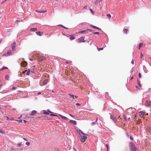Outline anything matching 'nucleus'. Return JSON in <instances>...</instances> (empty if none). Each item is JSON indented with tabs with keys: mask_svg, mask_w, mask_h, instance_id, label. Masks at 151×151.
<instances>
[{
	"mask_svg": "<svg viewBox=\"0 0 151 151\" xmlns=\"http://www.w3.org/2000/svg\"><path fill=\"white\" fill-rule=\"evenodd\" d=\"M129 148L130 150L132 151H136L137 150V148L132 142H131L129 143Z\"/></svg>",
	"mask_w": 151,
	"mask_h": 151,
	"instance_id": "nucleus-1",
	"label": "nucleus"
},
{
	"mask_svg": "<svg viewBox=\"0 0 151 151\" xmlns=\"http://www.w3.org/2000/svg\"><path fill=\"white\" fill-rule=\"evenodd\" d=\"M84 37H82L78 39L77 40V41L78 42H85L86 41L84 40Z\"/></svg>",
	"mask_w": 151,
	"mask_h": 151,
	"instance_id": "nucleus-2",
	"label": "nucleus"
},
{
	"mask_svg": "<svg viewBox=\"0 0 151 151\" xmlns=\"http://www.w3.org/2000/svg\"><path fill=\"white\" fill-rule=\"evenodd\" d=\"M145 105L148 107H150L151 106V101H148V100H146L145 102Z\"/></svg>",
	"mask_w": 151,
	"mask_h": 151,
	"instance_id": "nucleus-3",
	"label": "nucleus"
},
{
	"mask_svg": "<svg viewBox=\"0 0 151 151\" xmlns=\"http://www.w3.org/2000/svg\"><path fill=\"white\" fill-rule=\"evenodd\" d=\"M86 135H83L82 136V135H81V142H84L86 140L87 138V137Z\"/></svg>",
	"mask_w": 151,
	"mask_h": 151,
	"instance_id": "nucleus-4",
	"label": "nucleus"
},
{
	"mask_svg": "<svg viewBox=\"0 0 151 151\" xmlns=\"http://www.w3.org/2000/svg\"><path fill=\"white\" fill-rule=\"evenodd\" d=\"M11 47H12V51H14L15 50V48L16 47V43L15 42H14L12 44Z\"/></svg>",
	"mask_w": 151,
	"mask_h": 151,
	"instance_id": "nucleus-5",
	"label": "nucleus"
},
{
	"mask_svg": "<svg viewBox=\"0 0 151 151\" xmlns=\"http://www.w3.org/2000/svg\"><path fill=\"white\" fill-rule=\"evenodd\" d=\"M111 119L115 123L116 122L117 119L114 116V115H111Z\"/></svg>",
	"mask_w": 151,
	"mask_h": 151,
	"instance_id": "nucleus-6",
	"label": "nucleus"
},
{
	"mask_svg": "<svg viewBox=\"0 0 151 151\" xmlns=\"http://www.w3.org/2000/svg\"><path fill=\"white\" fill-rule=\"evenodd\" d=\"M46 58L45 57L43 56H41L38 58V60L39 61H42L45 60Z\"/></svg>",
	"mask_w": 151,
	"mask_h": 151,
	"instance_id": "nucleus-7",
	"label": "nucleus"
},
{
	"mask_svg": "<svg viewBox=\"0 0 151 151\" xmlns=\"http://www.w3.org/2000/svg\"><path fill=\"white\" fill-rule=\"evenodd\" d=\"M36 33L37 35L40 36H42L43 34V32H36Z\"/></svg>",
	"mask_w": 151,
	"mask_h": 151,
	"instance_id": "nucleus-8",
	"label": "nucleus"
},
{
	"mask_svg": "<svg viewBox=\"0 0 151 151\" xmlns=\"http://www.w3.org/2000/svg\"><path fill=\"white\" fill-rule=\"evenodd\" d=\"M69 122L71 124H73L74 125H76L77 123L76 121L72 120H70V121Z\"/></svg>",
	"mask_w": 151,
	"mask_h": 151,
	"instance_id": "nucleus-9",
	"label": "nucleus"
},
{
	"mask_svg": "<svg viewBox=\"0 0 151 151\" xmlns=\"http://www.w3.org/2000/svg\"><path fill=\"white\" fill-rule=\"evenodd\" d=\"M79 33H81V34H86L87 33H88V32L87 31V29L82 30L78 32Z\"/></svg>",
	"mask_w": 151,
	"mask_h": 151,
	"instance_id": "nucleus-10",
	"label": "nucleus"
},
{
	"mask_svg": "<svg viewBox=\"0 0 151 151\" xmlns=\"http://www.w3.org/2000/svg\"><path fill=\"white\" fill-rule=\"evenodd\" d=\"M36 11L37 13H43L45 12H47V11L46 10H42V11H40L36 10Z\"/></svg>",
	"mask_w": 151,
	"mask_h": 151,
	"instance_id": "nucleus-11",
	"label": "nucleus"
},
{
	"mask_svg": "<svg viewBox=\"0 0 151 151\" xmlns=\"http://www.w3.org/2000/svg\"><path fill=\"white\" fill-rule=\"evenodd\" d=\"M146 130L148 132L151 133V127H147Z\"/></svg>",
	"mask_w": 151,
	"mask_h": 151,
	"instance_id": "nucleus-12",
	"label": "nucleus"
},
{
	"mask_svg": "<svg viewBox=\"0 0 151 151\" xmlns=\"http://www.w3.org/2000/svg\"><path fill=\"white\" fill-rule=\"evenodd\" d=\"M37 113V111L35 110H33L32 111L30 114V115L32 116L34 115H35V114Z\"/></svg>",
	"mask_w": 151,
	"mask_h": 151,
	"instance_id": "nucleus-13",
	"label": "nucleus"
},
{
	"mask_svg": "<svg viewBox=\"0 0 151 151\" xmlns=\"http://www.w3.org/2000/svg\"><path fill=\"white\" fill-rule=\"evenodd\" d=\"M145 113L143 111H140L139 112V116L140 117H142L144 116Z\"/></svg>",
	"mask_w": 151,
	"mask_h": 151,
	"instance_id": "nucleus-14",
	"label": "nucleus"
},
{
	"mask_svg": "<svg viewBox=\"0 0 151 151\" xmlns=\"http://www.w3.org/2000/svg\"><path fill=\"white\" fill-rule=\"evenodd\" d=\"M48 82V80L46 79L43 82V84L44 85H45L47 84Z\"/></svg>",
	"mask_w": 151,
	"mask_h": 151,
	"instance_id": "nucleus-15",
	"label": "nucleus"
},
{
	"mask_svg": "<svg viewBox=\"0 0 151 151\" xmlns=\"http://www.w3.org/2000/svg\"><path fill=\"white\" fill-rule=\"evenodd\" d=\"M27 63L25 62H22L21 63V65L22 66L25 67L26 66Z\"/></svg>",
	"mask_w": 151,
	"mask_h": 151,
	"instance_id": "nucleus-16",
	"label": "nucleus"
},
{
	"mask_svg": "<svg viewBox=\"0 0 151 151\" xmlns=\"http://www.w3.org/2000/svg\"><path fill=\"white\" fill-rule=\"evenodd\" d=\"M128 31V29H124L123 30L124 33L125 34H127Z\"/></svg>",
	"mask_w": 151,
	"mask_h": 151,
	"instance_id": "nucleus-17",
	"label": "nucleus"
},
{
	"mask_svg": "<svg viewBox=\"0 0 151 151\" xmlns=\"http://www.w3.org/2000/svg\"><path fill=\"white\" fill-rule=\"evenodd\" d=\"M37 28H31L30 29V31L33 32H35V31H37Z\"/></svg>",
	"mask_w": 151,
	"mask_h": 151,
	"instance_id": "nucleus-18",
	"label": "nucleus"
},
{
	"mask_svg": "<svg viewBox=\"0 0 151 151\" xmlns=\"http://www.w3.org/2000/svg\"><path fill=\"white\" fill-rule=\"evenodd\" d=\"M91 27H92L93 28H95V29H98V30H101V29L99 28L98 27H96V26H93V25H91Z\"/></svg>",
	"mask_w": 151,
	"mask_h": 151,
	"instance_id": "nucleus-19",
	"label": "nucleus"
},
{
	"mask_svg": "<svg viewBox=\"0 0 151 151\" xmlns=\"http://www.w3.org/2000/svg\"><path fill=\"white\" fill-rule=\"evenodd\" d=\"M79 132V134L81 135L80 133H81L82 134L84 135H87L85 133H84L83 132H82L81 130H79L78 131Z\"/></svg>",
	"mask_w": 151,
	"mask_h": 151,
	"instance_id": "nucleus-20",
	"label": "nucleus"
},
{
	"mask_svg": "<svg viewBox=\"0 0 151 151\" xmlns=\"http://www.w3.org/2000/svg\"><path fill=\"white\" fill-rule=\"evenodd\" d=\"M59 115L63 119L66 120L67 119V118L65 116H62L61 114H59Z\"/></svg>",
	"mask_w": 151,
	"mask_h": 151,
	"instance_id": "nucleus-21",
	"label": "nucleus"
},
{
	"mask_svg": "<svg viewBox=\"0 0 151 151\" xmlns=\"http://www.w3.org/2000/svg\"><path fill=\"white\" fill-rule=\"evenodd\" d=\"M5 69H8V68L4 66L2 68H1V69H0V71H1L2 70H3Z\"/></svg>",
	"mask_w": 151,
	"mask_h": 151,
	"instance_id": "nucleus-22",
	"label": "nucleus"
},
{
	"mask_svg": "<svg viewBox=\"0 0 151 151\" xmlns=\"http://www.w3.org/2000/svg\"><path fill=\"white\" fill-rule=\"evenodd\" d=\"M69 96L71 97L72 98L73 100H74L75 99L74 95H73L71 94H68Z\"/></svg>",
	"mask_w": 151,
	"mask_h": 151,
	"instance_id": "nucleus-23",
	"label": "nucleus"
},
{
	"mask_svg": "<svg viewBox=\"0 0 151 151\" xmlns=\"http://www.w3.org/2000/svg\"><path fill=\"white\" fill-rule=\"evenodd\" d=\"M7 54L9 55H11L12 54V51L11 50H8L7 52Z\"/></svg>",
	"mask_w": 151,
	"mask_h": 151,
	"instance_id": "nucleus-24",
	"label": "nucleus"
},
{
	"mask_svg": "<svg viewBox=\"0 0 151 151\" xmlns=\"http://www.w3.org/2000/svg\"><path fill=\"white\" fill-rule=\"evenodd\" d=\"M31 72V71L29 69L27 70V71L26 73V74L27 75H29V73Z\"/></svg>",
	"mask_w": 151,
	"mask_h": 151,
	"instance_id": "nucleus-25",
	"label": "nucleus"
},
{
	"mask_svg": "<svg viewBox=\"0 0 151 151\" xmlns=\"http://www.w3.org/2000/svg\"><path fill=\"white\" fill-rule=\"evenodd\" d=\"M58 25H59V26H60L64 29H68V28L63 26V25H62V24H59Z\"/></svg>",
	"mask_w": 151,
	"mask_h": 151,
	"instance_id": "nucleus-26",
	"label": "nucleus"
},
{
	"mask_svg": "<svg viewBox=\"0 0 151 151\" xmlns=\"http://www.w3.org/2000/svg\"><path fill=\"white\" fill-rule=\"evenodd\" d=\"M143 45V43H140L139 44V47H138L139 49H140L141 47H142Z\"/></svg>",
	"mask_w": 151,
	"mask_h": 151,
	"instance_id": "nucleus-27",
	"label": "nucleus"
},
{
	"mask_svg": "<svg viewBox=\"0 0 151 151\" xmlns=\"http://www.w3.org/2000/svg\"><path fill=\"white\" fill-rule=\"evenodd\" d=\"M75 38V37L73 35L71 36L70 37V39L71 40H73Z\"/></svg>",
	"mask_w": 151,
	"mask_h": 151,
	"instance_id": "nucleus-28",
	"label": "nucleus"
},
{
	"mask_svg": "<svg viewBox=\"0 0 151 151\" xmlns=\"http://www.w3.org/2000/svg\"><path fill=\"white\" fill-rule=\"evenodd\" d=\"M43 111H44L43 112V114H47V115L50 114L49 113L47 112V111H46V110H44Z\"/></svg>",
	"mask_w": 151,
	"mask_h": 151,
	"instance_id": "nucleus-29",
	"label": "nucleus"
},
{
	"mask_svg": "<svg viewBox=\"0 0 151 151\" xmlns=\"http://www.w3.org/2000/svg\"><path fill=\"white\" fill-rule=\"evenodd\" d=\"M9 76L8 75H6L5 77V79L7 80H9Z\"/></svg>",
	"mask_w": 151,
	"mask_h": 151,
	"instance_id": "nucleus-30",
	"label": "nucleus"
},
{
	"mask_svg": "<svg viewBox=\"0 0 151 151\" xmlns=\"http://www.w3.org/2000/svg\"><path fill=\"white\" fill-rule=\"evenodd\" d=\"M123 116H124V119L127 122V117L126 116V115H124V114L123 115Z\"/></svg>",
	"mask_w": 151,
	"mask_h": 151,
	"instance_id": "nucleus-31",
	"label": "nucleus"
},
{
	"mask_svg": "<svg viewBox=\"0 0 151 151\" xmlns=\"http://www.w3.org/2000/svg\"><path fill=\"white\" fill-rule=\"evenodd\" d=\"M22 145V142H21L19 143L17 145L18 147H20Z\"/></svg>",
	"mask_w": 151,
	"mask_h": 151,
	"instance_id": "nucleus-32",
	"label": "nucleus"
},
{
	"mask_svg": "<svg viewBox=\"0 0 151 151\" xmlns=\"http://www.w3.org/2000/svg\"><path fill=\"white\" fill-rule=\"evenodd\" d=\"M0 133L2 134H4L5 133V132L2 129H0Z\"/></svg>",
	"mask_w": 151,
	"mask_h": 151,
	"instance_id": "nucleus-33",
	"label": "nucleus"
},
{
	"mask_svg": "<svg viewBox=\"0 0 151 151\" xmlns=\"http://www.w3.org/2000/svg\"><path fill=\"white\" fill-rule=\"evenodd\" d=\"M87 31L88 32H93V31L90 29H87Z\"/></svg>",
	"mask_w": 151,
	"mask_h": 151,
	"instance_id": "nucleus-34",
	"label": "nucleus"
},
{
	"mask_svg": "<svg viewBox=\"0 0 151 151\" xmlns=\"http://www.w3.org/2000/svg\"><path fill=\"white\" fill-rule=\"evenodd\" d=\"M50 116H58V115H57L55 114H50Z\"/></svg>",
	"mask_w": 151,
	"mask_h": 151,
	"instance_id": "nucleus-35",
	"label": "nucleus"
},
{
	"mask_svg": "<svg viewBox=\"0 0 151 151\" xmlns=\"http://www.w3.org/2000/svg\"><path fill=\"white\" fill-rule=\"evenodd\" d=\"M93 33L95 35H99V32H93Z\"/></svg>",
	"mask_w": 151,
	"mask_h": 151,
	"instance_id": "nucleus-36",
	"label": "nucleus"
},
{
	"mask_svg": "<svg viewBox=\"0 0 151 151\" xmlns=\"http://www.w3.org/2000/svg\"><path fill=\"white\" fill-rule=\"evenodd\" d=\"M90 11H91V13L93 14H94V12L92 10V9H91V8L90 9Z\"/></svg>",
	"mask_w": 151,
	"mask_h": 151,
	"instance_id": "nucleus-37",
	"label": "nucleus"
},
{
	"mask_svg": "<svg viewBox=\"0 0 151 151\" xmlns=\"http://www.w3.org/2000/svg\"><path fill=\"white\" fill-rule=\"evenodd\" d=\"M15 121L18 122L19 123H22V120H15Z\"/></svg>",
	"mask_w": 151,
	"mask_h": 151,
	"instance_id": "nucleus-38",
	"label": "nucleus"
},
{
	"mask_svg": "<svg viewBox=\"0 0 151 151\" xmlns=\"http://www.w3.org/2000/svg\"><path fill=\"white\" fill-rule=\"evenodd\" d=\"M54 151H60L59 149L58 148H55L54 150Z\"/></svg>",
	"mask_w": 151,
	"mask_h": 151,
	"instance_id": "nucleus-39",
	"label": "nucleus"
},
{
	"mask_svg": "<svg viewBox=\"0 0 151 151\" xmlns=\"http://www.w3.org/2000/svg\"><path fill=\"white\" fill-rule=\"evenodd\" d=\"M107 16L109 18H110L111 17V16L110 14H107Z\"/></svg>",
	"mask_w": 151,
	"mask_h": 151,
	"instance_id": "nucleus-40",
	"label": "nucleus"
},
{
	"mask_svg": "<svg viewBox=\"0 0 151 151\" xmlns=\"http://www.w3.org/2000/svg\"><path fill=\"white\" fill-rule=\"evenodd\" d=\"M26 145L27 146H29L30 145V143L29 142H27L26 143Z\"/></svg>",
	"mask_w": 151,
	"mask_h": 151,
	"instance_id": "nucleus-41",
	"label": "nucleus"
},
{
	"mask_svg": "<svg viewBox=\"0 0 151 151\" xmlns=\"http://www.w3.org/2000/svg\"><path fill=\"white\" fill-rule=\"evenodd\" d=\"M136 116H135L134 117V121H135V122H136V121L137 120V119L136 118Z\"/></svg>",
	"mask_w": 151,
	"mask_h": 151,
	"instance_id": "nucleus-42",
	"label": "nucleus"
},
{
	"mask_svg": "<svg viewBox=\"0 0 151 151\" xmlns=\"http://www.w3.org/2000/svg\"><path fill=\"white\" fill-rule=\"evenodd\" d=\"M98 50L99 51L100 50H103V48H98Z\"/></svg>",
	"mask_w": 151,
	"mask_h": 151,
	"instance_id": "nucleus-43",
	"label": "nucleus"
},
{
	"mask_svg": "<svg viewBox=\"0 0 151 151\" xmlns=\"http://www.w3.org/2000/svg\"><path fill=\"white\" fill-rule=\"evenodd\" d=\"M130 139L131 140H133L134 139L133 138L132 136H130Z\"/></svg>",
	"mask_w": 151,
	"mask_h": 151,
	"instance_id": "nucleus-44",
	"label": "nucleus"
},
{
	"mask_svg": "<svg viewBox=\"0 0 151 151\" xmlns=\"http://www.w3.org/2000/svg\"><path fill=\"white\" fill-rule=\"evenodd\" d=\"M138 76H139V78H141V75L140 73H139L138 74Z\"/></svg>",
	"mask_w": 151,
	"mask_h": 151,
	"instance_id": "nucleus-45",
	"label": "nucleus"
},
{
	"mask_svg": "<svg viewBox=\"0 0 151 151\" xmlns=\"http://www.w3.org/2000/svg\"><path fill=\"white\" fill-rule=\"evenodd\" d=\"M16 87H15L14 86V87H13L12 88V90H15V89H16Z\"/></svg>",
	"mask_w": 151,
	"mask_h": 151,
	"instance_id": "nucleus-46",
	"label": "nucleus"
},
{
	"mask_svg": "<svg viewBox=\"0 0 151 151\" xmlns=\"http://www.w3.org/2000/svg\"><path fill=\"white\" fill-rule=\"evenodd\" d=\"M106 147L107 149V151H108V145L107 144L106 145Z\"/></svg>",
	"mask_w": 151,
	"mask_h": 151,
	"instance_id": "nucleus-47",
	"label": "nucleus"
},
{
	"mask_svg": "<svg viewBox=\"0 0 151 151\" xmlns=\"http://www.w3.org/2000/svg\"><path fill=\"white\" fill-rule=\"evenodd\" d=\"M143 55L142 53H141V55H140V58H142L143 57Z\"/></svg>",
	"mask_w": 151,
	"mask_h": 151,
	"instance_id": "nucleus-48",
	"label": "nucleus"
},
{
	"mask_svg": "<svg viewBox=\"0 0 151 151\" xmlns=\"http://www.w3.org/2000/svg\"><path fill=\"white\" fill-rule=\"evenodd\" d=\"M3 86V84H1L0 85V90L1 89V87L2 86Z\"/></svg>",
	"mask_w": 151,
	"mask_h": 151,
	"instance_id": "nucleus-49",
	"label": "nucleus"
},
{
	"mask_svg": "<svg viewBox=\"0 0 151 151\" xmlns=\"http://www.w3.org/2000/svg\"><path fill=\"white\" fill-rule=\"evenodd\" d=\"M83 8L84 9H87V6H84Z\"/></svg>",
	"mask_w": 151,
	"mask_h": 151,
	"instance_id": "nucleus-50",
	"label": "nucleus"
},
{
	"mask_svg": "<svg viewBox=\"0 0 151 151\" xmlns=\"http://www.w3.org/2000/svg\"><path fill=\"white\" fill-rule=\"evenodd\" d=\"M47 111H48L50 113H52V111H50V110H49V109H48V110H47Z\"/></svg>",
	"mask_w": 151,
	"mask_h": 151,
	"instance_id": "nucleus-51",
	"label": "nucleus"
},
{
	"mask_svg": "<svg viewBox=\"0 0 151 151\" xmlns=\"http://www.w3.org/2000/svg\"><path fill=\"white\" fill-rule=\"evenodd\" d=\"M6 120H9V118L8 116H6Z\"/></svg>",
	"mask_w": 151,
	"mask_h": 151,
	"instance_id": "nucleus-52",
	"label": "nucleus"
},
{
	"mask_svg": "<svg viewBox=\"0 0 151 151\" xmlns=\"http://www.w3.org/2000/svg\"><path fill=\"white\" fill-rule=\"evenodd\" d=\"M131 63L132 64H134V61L133 60H132L131 61Z\"/></svg>",
	"mask_w": 151,
	"mask_h": 151,
	"instance_id": "nucleus-53",
	"label": "nucleus"
},
{
	"mask_svg": "<svg viewBox=\"0 0 151 151\" xmlns=\"http://www.w3.org/2000/svg\"><path fill=\"white\" fill-rule=\"evenodd\" d=\"M10 120L12 121L14 120V119L13 118H12L10 119Z\"/></svg>",
	"mask_w": 151,
	"mask_h": 151,
	"instance_id": "nucleus-54",
	"label": "nucleus"
},
{
	"mask_svg": "<svg viewBox=\"0 0 151 151\" xmlns=\"http://www.w3.org/2000/svg\"><path fill=\"white\" fill-rule=\"evenodd\" d=\"M76 105H79V106H80L81 105V104H79V103H76Z\"/></svg>",
	"mask_w": 151,
	"mask_h": 151,
	"instance_id": "nucleus-55",
	"label": "nucleus"
},
{
	"mask_svg": "<svg viewBox=\"0 0 151 151\" xmlns=\"http://www.w3.org/2000/svg\"><path fill=\"white\" fill-rule=\"evenodd\" d=\"M22 115H21L19 117H18V119H19L22 117Z\"/></svg>",
	"mask_w": 151,
	"mask_h": 151,
	"instance_id": "nucleus-56",
	"label": "nucleus"
},
{
	"mask_svg": "<svg viewBox=\"0 0 151 151\" xmlns=\"http://www.w3.org/2000/svg\"><path fill=\"white\" fill-rule=\"evenodd\" d=\"M23 139L24 140H25V141H27V139H26V138H23Z\"/></svg>",
	"mask_w": 151,
	"mask_h": 151,
	"instance_id": "nucleus-57",
	"label": "nucleus"
},
{
	"mask_svg": "<svg viewBox=\"0 0 151 151\" xmlns=\"http://www.w3.org/2000/svg\"><path fill=\"white\" fill-rule=\"evenodd\" d=\"M41 94V92H38V93H37V94H38V95H40V94Z\"/></svg>",
	"mask_w": 151,
	"mask_h": 151,
	"instance_id": "nucleus-58",
	"label": "nucleus"
},
{
	"mask_svg": "<svg viewBox=\"0 0 151 151\" xmlns=\"http://www.w3.org/2000/svg\"><path fill=\"white\" fill-rule=\"evenodd\" d=\"M33 71H34V70L33 69V70H31V72L32 73H33Z\"/></svg>",
	"mask_w": 151,
	"mask_h": 151,
	"instance_id": "nucleus-59",
	"label": "nucleus"
},
{
	"mask_svg": "<svg viewBox=\"0 0 151 151\" xmlns=\"http://www.w3.org/2000/svg\"><path fill=\"white\" fill-rule=\"evenodd\" d=\"M23 121L25 122L26 123L27 122V121L25 120H24Z\"/></svg>",
	"mask_w": 151,
	"mask_h": 151,
	"instance_id": "nucleus-60",
	"label": "nucleus"
},
{
	"mask_svg": "<svg viewBox=\"0 0 151 151\" xmlns=\"http://www.w3.org/2000/svg\"><path fill=\"white\" fill-rule=\"evenodd\" d=\"M75 97L76 99H77V97H78V96H75Z\"/></svg>",
	"mask_w": 151,
	"mask_h": 151,
	"instance_id": "nucleus-61",
	"label": "nucleus"
},
{
	"mask_svg": "<svg viewBox=\"0 0 151 151\" xmlns=\"http://www.w3.org/2000/svg\"><path fill=\"white\" fill-rule=\"evenodd\" d=\"M13 110L14 111L16 110V109L15 108H13Z\"/></svg>",
	"mask_w": 151,
	"mask_h": 151,
	"instance_id": "nucleus-62",
	"label": "nucleus"
},
{
	"mask_svg": "<svg viewBox=\"0 0 151 151\" xmlns=\"http://www.w3.org/2000/svg\"><path fill=\"white\" fill-rule=\"evenodd\" d=\"M133 77H131V80H132V79H133Z\"/></svg>",
	"mask_w": 151,
	"mask_h": 151,
	"instance_id": "nucleus-63",
	"label": "nucleus"
},
{
	"mask_svg": "<svg viewBox=\"0 0 151 151\" xmlns=\"http://www.w3.org/2000/svg\"><path fill=\"white\" fill-rule=\"evenodd\" d=\"M130 117H129V118H128V119L129 120H130Z\"/></svg>",
	"mask_w": 151,
	"mask_h": 151,
	"instance_id": "nucleus-64",
	"label": "nucleus"
}]
</instances>
